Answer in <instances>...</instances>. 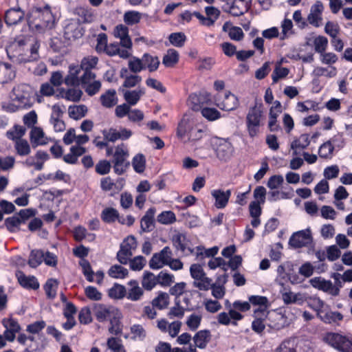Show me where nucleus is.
Wrapping results in <instances>:
<instances>
[{"label": "nucleus", "mask_w": 352, "mask_h": 352, "mask_svg": "<svg viewBox=\"0 0 352 352\" xmlns=\"http://www.w3.org/2000/svg\"><path fill=\"white\" fill-rule=\"evenodd\" d=\"M26 20L30 29L38 33L52 29L56 23L55 17L47 4L30 8L26 14Z\"/></svg>", "instance_id": "1"}, {"label": "nucleus", "mask_w": 352, "mask_h": 352, "mask_svg": "<svg viewBox=\"0 0 352 352\" xmlns=\"http://www.w3.org/2000/svg\"><path fill=\"white\" fill-rule=\"evenodd\" d=\"M129 151L127 146L121 143L114 147L113 158L111 160L114 173L118 175H122L126 172L130 167L129 161Z\"/></svg>", "instance_id": "2"}, {"label": "nucleus", "mask_w": 352, "mask_h": 352, "mask_svg": "<svg viewBox=\"0 0 352 352\" xmlns=\"http://www.w3.org/2000/svg\"><path fill=\"white\" fill-rule=\"evenodd\" d=\"M322 340L339 352H352V340L344 335L329 332L324 335Z\"/></svg>", "instance_id": "3"}, {"label": "nucleus", "mask_w": 352, "mask_h": 352, "mask_svg": "<svg viewBox=\"0 0 352 352\" xmlns=\"http://www.w3.org/2000/svg\"><path fill=\"white\" fill-rule=\"evenodd\" d=\"M263 119L262 104H256L250 108L246 116V126L251 138L256 136Z\"/></svg>", "instance_id": "4"}, {"label": "nucleus", "mask_w": 352, "mask_h": 352, "mask_svg": "<svg viewBox=\"0 0 352 352\" xmlns=\"http://www.w3.org/2000/svg\"><path fill=\"white\" fill-rule=\"evenodd\" d=\"M177 134L181 138L186 135L188 141L195 142L206 135V130L190 126L187 121L183 120L178 124Z\"/></svg>", "instance_id": "5"}, {"label": "nucleus", "mask_w": 352, "mask_h": 352, "mask_svg": "<svg viewBox=\"0 0 352 352\" xmlns=\"http://www.w3.org/2000/svg\"><path fill=\"white\" fill-rule=\"evenodd\" d=\"M138 243L133 235L126 236L120 244L116 258L122 265H126L133 255V251L137 248Z\"/></svg>", "instance_id": "6"}, {"label": "nucleus", "mask_w": 352, "mask_h": 352, "mask_svg": "<svg viewBox=\"0 0 352 352\" xmlns=\"http://www.w3.org/2000/svg\"><path fill=\"white\" fill-rule=\"evenodd\" d=\"M80 85L89 96L97 94L102 87V83L100 80L96 79V75L94 72L83 73L80 76Z\"/></svg>", "instance_id": "7"}, {"label": "nucleus", "mask_w": 352, "mask_h": 352, "mask_svg": "<svg viewBox=\"0 0 352 352\" xmlns=\"http://www.w3.org/2000/svg\"><path fill=\"white\" fill-rule=\"evenodd\" d=\"M214 145L217 157L221 161H228L233 155L234 147L230 142L226 139L216 138Z\"/></svg>", "instance_id": "8"}, {"label": "nucleus", "mask_w": 352, "mask_h": 352, "mask_svg": "<svg viewBox=\"0 0 352 352\" xmlns=\"http://www.w3.org/2000/svg\"><path fill=\"white\" fill-rule=\"evenodd\" d=\"M312 240L311 230L307 228L294 232L289 238V245L294 248H300L311 244Z\"/></svg>", "instance_id": "9"}, {"label": "nucleus", "mask_w": 352, "mask_h": 352, "mask_svg": "<svg viewBox=\"0 0 352 352\" xmlns=\"http://www.w3.org/2000/svg\"><path fill=\"white\" fill-rule=\"evenodd\" d=\"M120 311L113 306H107L102 304L96 305L94 308V314L96 320L100 322L110 321Z\"/></svg>", "instance_id": "10"}, {"label": "nucleus", "mask_w": 352, "mask_h": 352, "mask_svg": "<svg viewBox=\"0 0 352 352\" xmlns=\"http://www.w3.org/2000/svg\"><path fill=\"white\" fill-rule=\"evenodd\" d=\"M3 18L8 27L15 26L26 19V14L19 6H15L6 10Z\"/></svg>", "instance_id": "11"}, {"label": "nucleus", "mask_w": 352, "mask_h": 352, "mask_svg": "<svg viewBox=\"0 0 352 352\" xmlns=\"http://www.w3.org/2000/svg\"><path fill=\"white\" fill-rule=\"evenodd\" d=\"M172 251L168 246L164 247L160 252L155 253L149 261V267L153 270H159L164 265H167L170 257Z\"/></svg>", "instance_id": "12"}, {"label": "nucleus", "mask_w": 352, "mask_h": 352, "mask_svg": "<svg viewBox=\"0 0 352 352\" xmlns=\"http://www.w3.org/2000/svg\"><path fill=\"white\" fill-rule=\"evenodd\" d=\"M309 283L314 288L321 290L332 296L339 295L338 287H334L331 280H325L321 277H314L309 280Z\"/></svg>", "instance_id": "13"}, {"label": "nucleus", "mask_w": 352, "mask_h": 352, "mask_svg": "<svg viewBox=\"0 0 352 352\" xmlns=\"http://www.w3.org/2000/svg\"><path fill=\"white\" fill-rule=\"evenodd\" d=\"M324 10L321 1H317L310 9V12L307 16L308 22L314 27H320L322 20V14Z\"/></svg>", "instance_id": "14"}, {"label": "nucleus", "mask_w": 352, "mask_h": 352, "mask_svg": "<svg viewBox=\"0 0 352 352\" xmlns=\"http://www.w3.org/2000/svg\"><path fill=\"white\" fill-rule=\"evenodd\" d=\"M18 341L25 346L23 352H36L42 349V346L34 336H27L25 334H20Z\"/></svg>", "instance_id": "15"}, {"label": "nucleus", "mask_w": 352, "mask_h": 352, "mask_svg": "<svg viewBox=\"0 0 352 352\" xmlns=\"http://www.w3.org/2000/svg\"><path fill=\"white\" fill-rule=\"evenodd\" d=\"M82 35L83 30L76 21H69L64 28V36L66 39H76L80 38Z\"/></svg>", "instance_id": "16"}, {"label": "nucleus", "mask_w": 352, "mask_h": 352, "mask_svg": "<svg viewBox=\"0 0 352 352\" xmlns=\"http://www.w3.org/2000/svg\"><path fill=\"white\" fill-rule=\"evenodd\" d=\"M231 190L223 191L221 189L213 190L211 192L212 197L215 199L214 206L218 209L224 208L229 201L231 196Z\"/></svg>", "instance_id": "17"}, {"label": "nucleus", "mask_w": 352, "mask_h": 352, "mask_svg": "<svg viewBox=\"0 0 352 352\" xmlns=\"http://www.w3.org/2000/svg\"><path fill=\"white\" fill-rule=\"evenodd\" d=\"M16 276L18 282L23 288L34 290L39 288V283L34 276H26L21 271L17 272Z\"/></svg>", "instance_id": "18"}, {"label": "nucleus", "mask_w": 352, "mask_h": 352, "mask_svg": "<svg viewBox=\"0 0 352 352\" xmlns=\"http://www.w3.org/2000/svg\"><path fill=\"white\" fill-rule=\"evenodd\" d=\"M26 43L24 39H16L6 47V52L9 57L14 58L23 55Z\"/></svg>", "instance_id": "19"}, {"label": "nucleus", "mask_w": 352, "mask_h": 352, "mask_svg": "<svg viewBox=\"0 0 352 352\" xmlns=\"http://www.w3.org/2000/svg\"><path fill=\"white\" fill-rule=\"evenodd\" d=\"M251 0H234L228 10L234 16L243 15L250 8Z\"/></svg>", "instance_id": "20"}, {"label": "nucleus", "mask_w": 352, "mask_h": 352, "mask_svg": "<svg viewBox=\"0 0 352 352\" xmlns=\"http://www.w3.org/2000/svg\"><path fill=\"white\" fill-rule=\"evenodd\" d=\"M114 36L120 39V45L128 49L132 47V41L129 36V29L124 25H118L114 30Z\"/></svg>", "instance_id": "21"}, {"label": "nucleus", "mask_w": 352, "mask_h": 352, "mask_svg": "<svg viewBox=\"0 0 352 352\" xmlns=\"http://www.w3.org/2000/svg\"><path fill=\"white\" fill-rule=\"evenodd\" d=\"M30 141L33 146L45 145L50 140L41 127H33L30 134Z\"/></svg>", "instance_id": "22"}, {"label": "nucleus", "mask_w": 352, "mask_h": 352, "mask_svg": "<svg viewBox=\"0 0 352 352\" xmlns=\"http://www.w3.org/2000/svg\"><path fill=\"white\" fill-rule=\"evenodd\" d=\"M318 318L324 323L331 324L341 321L343 316L338 311H333L327 305L322 311L319 314Z\"/></svg>", "instance_id": "23"}, {"label": "nucleus", "mask_w": 352, "mask_h": 352, "mask_svg": "<svg viewBox=\"0 0 352 352\" xmlns=\"http://www.w3.org/2000/svg\"><path fill=\"white\" fill-rule=\"evenodd\" d=\"M15 77V71L12 65L8 63L0 62V84H6Z\"/></svg>", "instance_id": "24"}, {"label": "nucleus", "mask_w": 352, "mask_h": 352, "mask_svg": "<svg viewBox=\"0 0 352 352\" xmlns=\"http://www.w3.org/2000/svg\"><path fill=\"white\" fill-rule=\"evenodd\" d=\"M217 105L222 110L230 111L238 107L239 100L234 94L228 92L225 94L224 98L221 102H217Z\"/></svg>", "instance_id": "25"}, {"label": "nucleus", "mask_w": 352, "mask_h": 352, "mask_svg": "<svg viewBox=\"0 0 352 352\" xmlns=\"http://www.w3.org/2000/svg\"><path fill=\"white\" fill-rule=\"evenodd\" d=\"M100 102L102 107L105 108H111L118 102L116 91L113 89L107 90L100 96Z\"/></svg>", "instance_id": "26"}, {"label": "nucleus", "mask_w": 352, "mask_h": 352, "mask_svg": "<svg viewBox=\"0 0 352 352\" xmlns=\"http://www.w3.org/2000/svg\"><path fill=\"white\" fill-rule=\"evenodd\" d=\"M211 333L209 330H200L193 337L195 347L201 349H205L210 341Z\"/></svg>", "instance_id": "27"}, {"label": "nucleus", "mask_w": 352, "mask_h": 352, "mask_svg": "<svg viewBox=\"0 0 352 352\" xmlns=\"http://www.w3.org/2000/svg\"><path fill=\"white\" fill-rule=\"evenodd\" d=\"M130 288L128 292L126 291V297L127 299L137 301L141 299L143 296V289L139 286L138 281L131 280L129 282Z\"/></svg>", "instance_id": "28"}, {"label": "nucleus", "mask_w": 352, "mask_h": 352, "mask_svg": "<svg viewBox=\"0 0 352 352\" xmlns=\"http://www.w3.org/2000/svg\"><path fill=\"white\" fill-rule=\"evenodd\" d=\"M68 75L64 81L68 86H77L80 84V77L78 76L82 70L78 65H70Z\"/></svg>", "instance_id": "29"}, {"label": "nucleus", "mask_w": 352, "mask_h": 352, "mask_svg": "<svg viewBox=\"0 0 352 352\" xmlns=\"http://www.w3.org/2000/svg\"><path fill=\"white\" fill-rule=\"evenodd\" d=\"M155 209L154 208H149L144 216L142 218L140 222L141 230L144 232H150L154 227V215Z\"/></svg>", "instance_id": "30"}, {"label": "nucleus", "mask_w": 352, "mask_h": 352, "mask_svg": "<svg viewBox=\"0 0 352 352\" xmlns=\"http://www.w3.org/2000/svg\"><path fill=\"white\" fill-rule=\"evenodd\" d=\"M222 30L228 34L232 40L239 41L243 38L244 34L242 29L239 27L233 26L229 21H226L223 24Z\"/></svg>", "instance_id": "31"}, {"label": "nucleus", "mask_w": 352, "mask_h": 352, "mask_svg": "<svg viewBox=\"0 0 352 352\" xmlns=\"http://www.w3.org/2000/svg\"><path fill=\"white\" fill-rule=\"evenodd\" d=\"M124 179H120L116 183L113 182L110 177H104L100 181V188L104 191L122 190L124 186Z\"/></svg>", "instance_id": "32"}, {"label": "nucleus", "mask_w": 352, "mask_h": 352, "mask_svg": "<svg viewBox=\"0 0 352 352\" xmlns=\"http://www.w3.org/2000/svg\"><path fill=\"white\" fill-rule=\"evenodd\" d=\"M142 58L144 63V70L147 69L150 72H153L158 69L160 62L157 56L145 53Z\"/></svg>", "instance_id": "33"}, {"label": "nucleus", "mask_w": 352, "mask_h": 352, "mask_svg": "<svg viewBox=\"0 0 352 352\" xmlns=\"http://www.w3.org/2000/svg\"><path fill=\"white\" fill-rule=\"evenodd\" d=\"M337 73V69L334 66H329L327 67L317 66L314 69L312 75L317 78L325 76L331 78L335 77Z\"/></svg>", "instance_id": "34"}, {"label": "nucleus", "mask_w": 352, "mask_h": 352, "mask_svg": "<svg viewBox=\"0 0 352 352\" xmlns=\"http://www.w3.org/2000/svg\"><path fill=\"white\" fill-rule=\"evenodd\" d=\"M144 89H138L132 91H126L124 93V98L130 106L135 105L142 96L144 94Z\"/></svg>", "instance_id": "35"}, {"label": "nucleus", "mask_w": 352, "mask_h": 352, "mask_svg": "<svg viewBox=\"0 0 352 352\" xmlns=\"http://www.w3.org/2000/svg\"><path fill=\"white\" fill-rule=\"evenodd\" d=\"M306 302L309 308L316 311L318 317L320 311H322L327 306L324 302L317 296H309L307 298Z\"/></svg>", "instance_id": "36"}, {"label": "nucleus", "mask_w": 352, "mask_h": 352, "mask_svg": "<svg viewBox=\"0 0 352 352\" xmlns=\"http://www.w3.org/2000/svg\"><path fill=\"white\" fill-rule=\"evenodd\" d=\"M100 217L104 222L112 223L116 221H118L120 215L118 211L116 208L109 207L104 208L102 211Z\"/></svg>", "instance_id": "37"}, {"label": "nucleus", "mask_w": 352, "mask_h": 352, "mask_svg": "<svg viewBox=\"0 0 352 352\" xmlns=\"http://www.w3.org/2000/svg\"><path fill=\"white\" fill-rule=\"evenodd\" d=\"M98 62V58L94 56H89L82 59L80 65H78L84 72L83 73L93 72L92 69L95 68Z\"/></svg>", "instance_id": "38"}, {"label": "nucleus", "mask_w": 352, "mask_h": 352, "mask_svg": "<svg viewBox=\"0 0 352 352\" xmlns=\"http://www.w3.org/2000/svg\"><path fill=\"white\" fill-rule=\"evenodd\" d=\"M267 302L268 300L265 296H251L249 297L250 304H252L253 305H259L261 307L254 311V314L256 316H258L259 313H265V309H262L261 307H263L265 308L267 307Z\"/></svg>", "instance_id": "39"}, {"label": "nucleus", "mask_w": 352, "mask_h": 352, "mask_svg": "<svg viewBox=\"0 0 352 352\" xmlns=\"http://www.w3.org/2000/svg\"><path fill=\"white\" fill-rule=\"evenodd\" d=\"M108 275L116 279H122L128 276V270L120 265H112L107 272Z\"/></svg>", "instance_id": "40"}, {"label": "nucleus", "mask_w": 352, "mask_h": 352, "mask_svg": "<svg viewBox=\"0 0 352 352\" xmlns=\"http://www.w3.org/2000/svg\"><path fill=\"white\" fill-rule=\"evenodd\" d=\"M44 258V252L41 250H32L30 254L28 265L33 268L39 266Z\"/></svg>", "instance_id": "41"}, {"label": "nucleus", "mask_w": 352, "mask_h": 352, "mask_svg": "<svg viewBox=\"0 0 352 352\" xmlns=\"http://www.w3.org/2000/svg\"><path fill=\"white\" fill-rule=\"evenodd\" d=\"M157 283V278L156 276L152 272H144L142 280V285L144 289L151 291Z\"/></svg>", "instance_id": "42"}, {"label": "nucleus", "mask_w": 352, "mask_h": 352, "mask_svg": "<svg viewBox=\"0 0 352 352\" xmlns=\"http://www.w3.org/2000/svg\"><path fill=\"white\" fill-rule=\"evenodd\" d=\"M179 60V54L174 49H170L164 56L162 63L166 67H172L177 63Z\"/></svg>", "instance_id": "43"}, {"label": "nucleus", "mask_w": 352, "mask_h": 352, "mask_svg": "<svg viewBox=\"0 0 352 352\" xmlns=\"http://www.w3.org/2000/svg\"><path fill=\"white\" fill-rule=\"evenodd\" d=\"M14 148L17 155L20 156L28 155L31 152L30 144L25 139L14 141Z\"/></svg>", "instance_id": "44"}, {"label": "nucleus", "mask_w": 352, "mask_h": 352, "mask_svg": "<svg viewBox=\"0 0 352 352\" xmlns=\"http://www.w3.org/2000/svg\"><path fill=\"white\" fill-rule=\"evenodd\" d=\"M131 164L136 173H143L146 167V159L144 155L142 153L135 155L132 159Z\"/></svg>", "instance_id": "45"}, {"label": "nucleus", "mask_w": 352, "mask_h": 352, "mask_svg": "<svg viewBox=\"0 0 352 352\" xmlns=\"http://www.w3.org/2000/svg\"><path fill=\"white\" fill-rule=\"evenodd\" d=\"M310 144L309 135L304 133L300 135L298 139L294 140L291 144V148L293 150L305 149Z\"/></svg>", "instance_id": "46"}, {"label": "nucleus", "mask_w": 352, "mask_h": 352, "mask_svg": "<svg viewBox=\"0 0 352 352\" xmlns=\"http://www.w3.org/2000/svg\"><path fill=\"white\" fill-rule=\"evenodd\" d=\"M197 258L201 261L204 258H210L214 256L217 253L219 248L216 246L211 248L205 249L204 247L197 246Z\"/></svg>", "instance_id": "47"}, {"label": "nucleus", "mask_w": 352, "mask_h": 352, "mask_svg": "<svg viewBox=\"0 0 352 352\" xmlns=\"http://www.w3.org/2000/svg\"><path fill=\"white\" fill-rule=\"evenodd\" d=\"M296 338L286 339L281 342L275 352H297Z\"/></svg>", "instance_id": "48"}, {"label": "nucleus", "mask_w": 352, "mask_h": 352, "mask_svg": "<svg viewBox=\"0 0 352 352\" xmlns=\"http://www.w3.org/2000/svg\"><path fill=\"white\" fill-rule=\"evenodd\" d=\"M122 314L120 312L109 321L110 327H109V331L110 333L118 336L122 333V327L120 322Z\"/></svg>", "instance_id": "49"}, {"label": "nucleus", "mask_w": 352, "mask_h": 352, "mask_svg": "<svg viewBox=\"0 0 352 352\" xmlns=\"http://www.w3.org/2000/svg\"><path fill=\"white\" fill-rule=\"evenodd\" d=\"M79 264L82 267V272L86 280L89 283L94 282V272L89 261L82 259L80 261Z\"/></svg>", "instance_id": "50"}, {"label": "nucleus", "mask_w": 352, "mask_h": 352, "mask_svg": "<svg viewBox=\"0 0 352 352\" xmlns=\"http://www.w3.org/2000/svg\"><path fill=\"white\" fill-rule=\"evenodd\" d=\"M58 282L56 279L50 278L47 280L44 285V289L47 298L53 299L56 295Z\"/></svg>", "instance_id": "51"}, {"label": "nucleus", "mask_w": 352, "mask_h": 352, "mask_svg": "<svg viewBox=\"0 0 352 352\" xmlns=\"http://www.w3.org/2000/svg\"><path fill=\"white\" fill-rule=\"evenodd\" d=\"M109 296L113 299L123 298L126 296L125 287L118 283H115L113 286L109 289Z\"/></svg>", "instance_id": "52"}, {"label": "nucleus", "mask_w": 352, "mask_h": 352, "mask_svg": "<svg viewBox=\"0 0 352 352\" xmlns=\"http://www.w3.org/2000/svg\"><path fill=\"white\" fill-rule=\"evenodd\" d=\"M87 111V109L85 105L70 106L68 109V113L71 118L79 120L85 116Z\"/></svg>", "instance_id": "53"}, {"label": "nucleus", "mask_w": 352, "mask_h": 352, "mask_svg": "<svg viewBox=\"0 0 352 352\" xmlns=\"http://www.w3.org/2000/svg\"><path fill=\"white\" fill-rule=\"evenodd\" d=\"M78 14L85 23H91L96 19V15L91 8H80Z\"/></svg>", "instance_id": "54"}, {"label": "nucleus", "mask_w": 352, "mask_h": 352, "mask_svg": "<svg viewBox=\"0 0 352 352\" xmlns=\"http://www.w3.org/2000/svg\"><path fill=\"white\" fill-rule=\"evenodd\" d=\"M107 344L111 352H126L122 340L118 338L111 337L108 338Z\"/></svg>", "instance_id": "55"}, {"label": "nucleus", "mask_w": 352, "mask_h": 352, "mask_svg": "<svg viewBox=\"0 0 352 352\" xmlns=\"http://www.w3.org/2000/svg\"><path fill=\"white\" fill-rule=\"evenodd\" d=\"M169 302V296L167 293L160 292L152 301L153 306L160 309L166 308Z\"/></svg>", "instance_id": "56"}, {"label": "nucleus", "mask_w": 352, "mask_h": 352, "mask_svg": "<svg viewBox=\"0 0 352 352\" xmlns=\"http://www.w3.org/2000/svg\"><path fill=\"white\" fill-rule=\"evenodd\" d=\"M173 245L177 250L184 252L187 245V239L185 234L178 233L173 237Z\"/></svg>", "instance_id": "57"}, {"label": "nucleus", "mask_w": 352, "mask_h": 352, "mask_svg": "<svg viewBox=\"0 0 352 352\" xmlns=\"http://www.w3.org/2000/svg\"><path fill=\"white\" fill-rule=\"evenodd\" d=\"M205 12L206 19H208L207 21H208L210 26L214 25L215 21L219 19L221 13L219 10L214 6L206 7Z\"/></svg>", "instance_id": "58"}, {"label": "nucleus", "mask_w": 352, "mask_h": 352, "mask_svg": "<svg viewBox=\"0 0 352 352\" xmlns=\"http://www.w3.org/2000/svg\"><path fill=\"white\" fill-rule=\"evenodd\" d=\"M314 50L318 54L326 51L328 46V39L324 36H318L314 40Z\"/></svg>", "instance_id": "59"}, {"label": "nucleus", "mask_w": 352, "mask_h": 352, "mask_svg": "<svg viewBox=\"0 0 352 352\" xmlns=\"http://www.w3.org/2000/svg\"><path fill=\"white\" fill-rule=\"evenodd\" d=\"M157 219L159 223L167 225L174 223L176 221V217L173 212L167 210L161 212Z\"/></svg>", "instance_id": "60"}, {"label": "nucleus", "mask_w": 352, "mask_h": 352, "mask_svg": "<svg viewBox=\"0 0 352 352\" xmlns=\"http://www.w3.org/2000/svg\"><path fill=\"white\" fill-rule=\"evenodd\" d=\"M111 167V162L101 160L96 164L95 170L98 175H104L110 172Z\"/></svg>", "instance_id": "61"}, {"label": "nucleus", "mask_w": 352, "mask_h": 352, "mask_svg": "<svg viewBox=\"0 0 352 352\" xmlns=\"http://www.w3.org/2000/svg\"><path fill=\"white\" fill-rule=\"evenodd\" d=\"M201 316L197 314H192L186 320V325L191 331L197 330L200 326L201 322Z\"/></svg>", "instance_id": "62"}, {"label": "nucleus", "mask_w": 352, "mask_h": 352, "mask_svg": "<svg viewBox=\"0 0 352 352\" xmlns=\"http://www.w3.org/2000/svg\"><path fill=\"white\" fill-rule=\"evenodd\" d=\"M142 14L137 11H128L124 15V21L127 25H133L140 22Z\"/></svg>", "instance_id": "63"}, {"label": "nucleus", "mask_w": 352, "mask_h": 352, "mask_svg": "<svg viewBox=\"0 0 352 352\" xmlns=\"http://www.w3.org/2000/svg\"><path fill=\"white\" fill-rule=\"evenodd\" d=\"M168 38L173 45L181 47L184 46L186 37L182 32H175L170 34Z\"/></svg>", "instance_id": "64"}]
</instances>
